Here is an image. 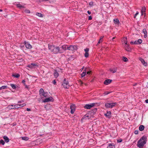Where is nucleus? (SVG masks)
I'll list each match as a JSON object with an SVG mask.
<instances>
[{
  "instance_id": "19",
  "label": "nucleus",
  "mask_w": 148,
  "mask_h": 148,
  "mask_svg": "<svg viewBox=\"0 0 148 148\" xmlns=\"http://www.w3.org/2000/svg\"><path fill=\"white\" fill-rule=\"evenodd\" d=\"M15 105H9L8 107V108L10 109H14L15 107Z\"/></svg>"
},
{
  "instance_id": "39",
  "label": "nucleus",
  "mask_w": 148,
  "mask_h": 148,
  "mask_svg": "<svg viewBox=\"0 0 148 148\" xmlns=\"http://www.w3.org/2000/svg\"><path fill=\"white\" fill-rule=\"evenodd\" d=\"M0 144H1L3 145H4V144L5 143L4 141L2 139H1V140H0Z\"/></svg>"
},
{
  "instance_id": "17",
  "label": "nucleus",
  "mask_w": 148,
  "mask_h": 148,
  "mask_svg": "<svg viewBox=\"0 0 148 148\" xmlns=\"http://www.w3.org/2000/svg\"><path fill=\"white\" fill-rule=\"evenodd\" d=\"M139 60L145 66H147V63L145 62V60L143 59L140 58L139 59Z\"/></svg>"
},
{
  "instance_id": "20",
  "label": "nucleus",
  "mask_w": 148,
  "mask_h": 148,
  "mask_svg": "<svg viewBox=\"0 0 148 148\" xmlns=\"http://www.w3.org/2000/svg\"><path fill=\"white\" fill-rule=\"evenodd\" d=\"M115 146L113 143H110L108 144V148H114Z\"/></svg>"
},
{
  "instance_id": "45",
  "label": "nucleus",
  "mask_w": 148,
  "mask_h": 148,
  "mask_svg": "<svg viewBox=\"0 0 148 148\" xmlns=\"http://www.w3.org/2000/svg\"><path fill=\"white\" fill-rule=\"evenodd\" d=\"M25 12L27 13H29L30 12V11L28 10H25Z\"/></svg>"
},
{
  "instance_id": "48",
  "label": "nucleus",
  "mask_w": 148,
  "mask_h": 148,
  "mask_svg": "<svg viewBox=\"0 0 148 148\" xmlns=\"http://www.w3.org/2000/svg\"><path fill=\"white\" fill-rule=\"evenodd\" d=\"M92 19V17L91 16H90L88 17V20H91Z\"/></svg>"
},
{
  "instance_id": "58",
  "label": "nucleus",
  "mask_w": 148,
  "mask_h": 148,
  "mask_svg": "<svg viewBox=\"0 0 148 148\" xmlns=\"http://www.w3.org/2000/svg\"><path fill=\"white\" fill-rule=\"evenodd\" d=\"M90 71H87V74L89 75L90 74Z\"/></svg>"
},
{
  "instance_id": "49",
  "label": "nucleus",
  "mask_w": 148,
  "mask_h": 148,
  "mask_svg": "<svg viewBox=\"0 0 148 148\" xmlns=\"http://www.w3.org/2000/svg\"><path fill=\"white\" fill-rule=\"evenodd\" d=\"M134 134H138V130H135L134 131Z\"/></svg>"
},
{
  "instance_id": "22",
  "label": "nucleus",
  "mask_w": 148,
  "mask_h": 148,
  "mask_svg": "<svg viewBox=\"0 0 148 148\" xmlns=\"http://www.w3.org/2000/svg\"><path fill=\"white\" fill-rule=\"evenodd\" d=\"M3 138L6 143H8L9 141V139L7 136H4Z\"/></svg>"
},
{
  "instance_id": "3",
  "label": "nucleus",
  "mask_w": 148,
  "mask_h": 148,
  "mask_svg": "<svg viewBox=\"0 0 148 148\" xmlns=\"http://www.w3.org/2000/svg\"><path fill=\"white\" fill-rule=\"evenodd\" d=\"M53 49V50L52 52L55 54H57L58 53H62L63 52V51L60 49L58 47H55Z\"/></svg>"
},
{
  "instance_id": "9",
  "label": "nucleus",
  "mask_w": 148,
  "mask_h": 148,
  "mask_svg": "<svg viewBox=\"0 0 148 148\" xmlns=\"http://www.w3.org/2000/svg\"><path fill=\"white\" fill-rule=\"evenodd\" d=\"M26 105V104L25 103H23L22 104H17L16 105H15V107L14 108V109H17L19 108L20 107H22L24 106H25Z\"/></svg>"
},
{
  "instance_id": "32",
  "label": "nucleus",
  "mask_w": 148,
  "mask_h": 148,
  "mask_svg": "<svg viewBox=\"0 0 148 148\" xmlns=\"http://www.w3.org/2000/svg\"><path fill=\"white\" fill-rule=\"evenodd\" d=\"M146 8L145 7H143L142 8V9L141 10V12H145L146 11Z\"/></svg>"
},
{
  "instance_id": "5",
  "label": "nucleus",
  "mask_w": 148,
  "mask_h": 148,
  "mask_svg": "<svg viewBox=\"0 0 148 148\" xmlns=\"http://www.w3.org/2000/svg\"><path fill=\"white\" fill-rule=\"evenodd\" d=\"M77 49V47L76 45H70L67 46V49L71 50L72 51H75Z\"/></svg>"
},
{
  "instance_id": "55",
  "label": "nucleus",
  "mask_w": 148,
  "mask_h": 148,
  "mask_svg": "<svg viewBox=\"0 0 148 148\" xmlns=\"http://www.w3.org/2000/svg\"><path fill=\"white\" fill-rule=\"evenodd\" d=\"M93 2H90L89 3V5H92V4H93Z\"/></svg>"
},
{
  "instance_id": "50",
  "label": "nucleus",
  "mask_w": 148,
  "mask_h": 148,
  "mask_svg": "<svg viewBox=\"0 0 148 148\" xmlns=\"http://www.w3.org/2000/svg\"><path fill=\"white\" fill-rule=\"evenodd\" d=\"M53 84H54V85H55V84H56V80H53Z\"/></svg>"
},
{
  "instance_id": "21",
  "label": "nucleus",
  "mask_w": 148,
  "mask_h": 148,
  "mask_svg": "<svg viewBox=\"0 0 148 148\" xmlns=\"http://www.w3.org/2000/svg\"><path fill=\"white\" fill-rule=\"evenodd\" d=\"M37 65L36 64L34 63H32L30 64H29L28 65V67L30 68H33V67L34 66H36Z\"/></svg>"
},
{
  "instance_id": "11",
  "label": "nucleus",
  "mask_w": 148,
  "mask_h": 148,
  "mask_svg": "<svg viewBox=\"0 0 148 148\" xmlns=\"http://www.w3.org/2000/svg\"><path fill=\"white\" fill-rule=\"evenodd\" d=\"M53 98L52 97H50L49 98H46L42 101L43 102H46L52 101L53 100Z\"/></svg>"
},
{
  "instance_id": "34",
  "label": "nucleus",
  "mask_w": 148,
  "mask_h": 148,
  "mask_svg": "<svg viewBox=\"0 0 148 148\" xmlns=\"http://www.w3.org/2000/svg\"><path fill=\"white\" fill-rule=\"evenodd\" d=\"M7 86H3L1 87H0V90H1L2 89H5L7 88Z\"/></svg>"
},
{
  "instance_id": "13",
  "label": "nucleus",
  "mask_w": 148,
  "mask_h": 148,
  "mask_svg": "<svg viewBox=\"0 0 148 148\" xmlns=\"http://www.w3.org/2000/svg\"><path fill=\"white\" fill-rule=\"evenodd\" d=\"M143 32L144 34V38H146L147 36V32L146 29H143Z\"/></svg>"
},
{
  "instance_id": "36",
  "label": "nucleus",
  "mask_w": 148,
  "mask_h": 148,
  "mask_svg": "<svg viewBox=\"0 0 148 148\" xmlns=\"http://www.w3.org/2000/svg\"><path fill=\"white\" fill-rule=\"evenodd\" d=\"M36 14L37 16L40 17H42L43 16L42 14L40 13H37Z\"/></svg>"
},
{
  "instance_id": "43",
  "label": "nucleus",
  "mask_w": 148,
  "mask_h": 148,
  "mask_svg": "<svg viewBox=\"0 0 148 148\" xmlns=\"http://www.w3.org/2000/svg\"><path fill=\"white\" fill-rule=\"evenodd\" d=\"M127 38L126 37H125L124 38V43L125 44V42H126L127 41Z\"/></svg>"
},
{
  "instance_id": "25",
  "label": "nucleus",
  "mask_w": 148,
  "mask_h": 148,
  "mask_svg": "<svg viewBox=\"0 0 148 148\" xmlns=\"http://www.w3.org/2000/svg\"><path fill=\"white\" fill-rule=\"evenodd\" d=\"M44 92V91L43 89L42 88H40L39 91L40 95L41 96Z\"/></svg>"
},
{
  "instance_id": "46",
  "label": "nucleus",
  "mask_w": 148,
  "mask_h": 148,
  "mask_svg": "<svg viewBox=\"0 0 148 148\" xmlns=\"http://www.w3.org/2000/svg\"><path fill=\"white\" fill-rule=\"evenodd\" d=\"M22 139L23 140H27L28 139V138L25 137H23L22 138Z\"/></svg>"
},
{
  "instance_id": "27",
  "label": "nucleus",
  "mask_w": 148,
  "mask_h": 148,
  "mask_svg": "<svg viewBox=\"0 0 148 148\" xmlns=\"http://www.w3.org/2000/svg\"><path fill=\"white\" fill-rule=\"evenodd\" d=\"M86 73V71L85 69L84 71L82 73V74H81V77H84V76H85Z\"/></svg>"
},
{
  "instance_id": "18",
  "label": "nucleus",
  "mask_w": 148,
  "mask_h": 148,
  "mask_svg": "<svg viewBox=\"0 0 148 148\" xmlns=\"http://www.w3.org/2000/svg\"><path fill=\"white\" fill-rule=\"evenodd\" d=\"M17 7L19 8L20 9L25 8V7L24 6L22 5L20 3H18L16 4Z\"/></svg>"
},
{
  "instance_id": "23",
  "label": "nucleus",
  "mask_w": 148,
  "mask_h": 148,
  "mask_svg": "<svg viewBox=\"0 0 148 148\" xmlns=\"http://www.w3.org/2000/svg\"><path fill=\"white\" fill-rule=\"evenodd\" d=\"M48 94V93L47 92H44L40 96H43L45 97H47Z\"/></svg>"
},
{
  "instance_id": "24",
  "label": "nucleus",
  "mask_w": 148,
  "mask_h": 148,
  "mask_svg": "<svg viewBox=\"0 0 148 148\" xmlns=\"http://www.w3.org/2000/svg\"><path fill=\"white\" fill-rule=\"evenodd\" d=\"M144 126L143 125H140L139 128V130L140 131H142L144 130Z\"/></svg>"
},
{
  "instance_id": "33",
  "label": "nucleus",
  "mask_w": 148,
  "mask_h": 148,
  "mask_svg": "<svg viewBox=\"0 0 148 148\" xmlns=\"http://www.w3.org/2000/svg\"><path fill=\"white\" fill-rule=\"evenodd\" d=\"M122 59L125 62H126L128 61L127 58L124 56L123 57Z\"/></svg>"
},
{
  "instance_id": "7",
  "label": "nucleus",
  "mask_w": 148,
  "mask_h": 148,
  "mask_svg": "<svg viewBox=\"0 0 148 148\" xmlns=\"http://www.w3.org/2000/svg\"><path fill=\"white\" fill-rule=\"evenodd\" d=\"M129 45L127 44V42H126L124 45V47L126 50L127 51H130L131 50V48L129 47Z\"/></svg>"
},
{
  "instance_id": "63",
  "label": "nucleus",
  "mask_w": 148,
  "mask_h": 148,
  "mask_svg": "<svg viewBox=\"0 0 148 148\" xmlns=\"http://www.w3.org/2000/svg\"><path fill=\"white\" fill-rule=\"evenodd\" d=\"M100 41H101V40H99V41H98V43H97V44H99L100 43V42H101Z\"/></svg>"
},
{
  "instance_id": "61",
  "label": "nucleus",
  "mask_w": 148,
  "mask_h": 148,
  "mask_svg": "<svg viewBox=\"0 0 148 148\" xmlns=\"http://www.w3.org/2000/svg\"><path fill=\"white\" fill-rule=\"evenodd\" d=\"M103 36H101L100 37V39L99 40H102V38H103Z\"/></svg>"
},
{
  "instance_id": "8",
  "label": "nucleus",
  "mask_w": 148,
  "mask_h": 148,
  "mask_svg": "<svg viewBox=\"0 0 148 148\" xmlns=\"http://www.w3.org/2000/svg\"><path fill=\"white\" fill-rule=\"evenodd\" d=\"M24 43L25 45L27 48L30 49L32 48V45L29 42L25 41Z\"/></svg>"
},
{
  "instance_id": "1",
  "label": "nucleus",
  "mask_w": 148,
  "mask_h": 148,
  "mask_svg": "<svg viewBox=\"0 0 148 148\" xmlns=\"http://www.w3.org/2000/svg\"><path fill=\"white\" fill-rule=\"evenodd\" d=\"M147 141V136H143L140 138L138 142L137 145V147L139 148H143L146 143Z\"/></svg>"
},
{
  "instance_id": "6",
  "label": "nucleus",
  "mask_w": 148,
  "mask_h": 148,
  "mask_svg": "<svg viewBox=\"0 0 148 148\" xmlns=\"http://www.w3.org/2000/svg\"><path fill=\"white\" fill-rule=\"evenodd\" d=\"M96 104L95 103H92L90 104H86L84 106V108L86 109H90L93 107Z\"/></svg>"
},
{
  "instance_id": "35",
  "label": "nucleus",
  "mask_w": 148,
  "mask_h": 148,
  "mask_svg": "<svg viewBox=\"0 0 148 148\" xmlns=\"http://www.w3.org/2000/svg\"><path fill=\"white\" fill-rule=\"evenodd\" d=\"M10 85L12 88L14 89H15L16 88V86L14 84H10Z\"/></svg>"
},
{
  "instance_id": "16",
  "label": "nucleus",
  "mask_w": 148,
  "mask_h": 148,
  "mask_svg": "<svg viewBox=\"0 0 148 148\" xmlns=\"http://www.w3.org/2000/svg\"><path fill=\"white\" fill-rule=\"evenodd\" d=\"M54 77L56 78H57V77L59 76V74L58 72L56 71L55 70L54 72Z\"/></svg>"
},
{
  "instance_id": "41",
  "label": "nucleus",
  "mask_w": 148,
  "mask_h": 148,
  "mask_svg": "<svg viewBox=\"0 0 148 148\" xmlns=\"http://www.w3.org/2000/svg\"><path fill=\"white\" fill-rule=\"evenodd\" d=\"M110 92H108V91L104 93V94L105 95H107L108 94L110 93Z\"/></svg>"
},
{
  "instance_id": "56",
  "label": "nucleus",
  "mask_w": 148,
  "mask_h": 148,
  "mask_svg": "<svg viewBox=\"0 0 148 148\" xmlns=\"http://www.w3.org/2000/svg\"><path fill=\"white\" fill-rule=\"evenodd\" d=\"M26 110L27 111H30L31 110V109H29V108H27V109H26Z\"/></svg>"
},
{
  "instance_id": "53",
  "label": "nucleus",
  "mask_w": 148,
  "mask_h": 148,
  "mask_svg": "<svg viewBox=\"0 0 148 148\" xmlns=\"http://www.w3.org/2000/svg\"><path fill=\"white\" fill-rule=\"evenodd\" d=\"M24 86H25V88H27V89L28 88V86L27 85H26L25 84H24Z\"/></svg>"
},
{
  "instance_id": "47",
  "label": "nucleus",
  "mask_w": 148,
  "mask_h": 148,
  "mask_svg": "<svg viewBox=\"0 0 148 148\" xmlns=\"http://www.w3.org/2000/svg\"><path fill=\"white\" fill-rule=\"evenodd\" d=\"M122 141V140L121 139L118 140H117V142L118 143H121Z\"/></svg>"
},
{
  "instance_id": "42",
  "label": "nucleus",
  "mask_w": 148,
  "mask_h": 148,
  "mask_svg": "<svg viewBox=\"0 0 148 148\" xmlns=\"http://www.w3.org/2000/svg\"><path fill=\"white\" fill-rule=\"evenodd\" d=\"M139 14V12H138L137 11L136 12V13L135 14L134 16V18H136V16L138 15Z\"/></svg>"
},
{
  "instance_id": "15",
  "label": "nucleus",
  "mask_w": 148,
  "mask_h": 148,
  "mask_svg": "<svg viewBox=\"0 0 148 148\" xmlns=\"http://www.w3.org/2000/svg\"><path fill=\"white\" fill-rule=\"evenodd\" d=\"M48 47L49 49L52 52L53 50V48L55 47L53 45H49Z\"/></svg>"
},
{
  "instance_id": "4",
  "label": "nucleus",
  "mask_w": 148,
  "mask_h": 148,
  "mask_svg": "<svg viewBox=\"0 0 148 148\" xmlns=\"http://www.w3.org/2000/svg\"><path fill=\"white\" fill-rule=\"evenodd\" d=\"M62 85L64 88L66 89L68 88L70 86L68 81L66 80L65 79H64L63 83L62 84Z\"/></svg>"
},
{
  "instance_id": "26",
  "label": "nucleus",
  "mask_w": 148,
  "mask_h": 148,
  "mask_svg": "<svg viewBox=\"0 0 148 148\" xmlns=\"http://www.w3.org/2000/svg\"><path fill=\"white\" fill-rule=\"evenodd\" d=\"M110 71L113 73H114L116 72L117 70L116 69L114 68V69H110Z\"/></svg>"
},
{
  "instance_id": "62",
  "label": "nucleus",
  "mask_w": 148,
  "mask_h": 148,
  "mask_svg": "<svg viewBox=\"0 0 148 148\" xmlns=\"http://www.w3.org/2000/svg\"><path fill=\"white\" fill-rule=\"evenodd\" d=\"M141 15H143L144 13V14H145V12H141Z\"/></svg>"
},
{
  "instance_id": "51",
  "label": "nucleus",
  "mask_w": 148,
  "mask_h": 148,
  "mask_svg": "<svg viewBox=\"0 0 148 148\" xmlns=\"http://www.w3.org/2000/svg\"><path fill=\"white\" fill-rule=\"evenodd\" d=\"M134 44L138 45V43L137 41H135L134 42Z\"/></svg>"
},
{
  "instance_id": "2",
  "label": "nucleus",
  "mask_w": 148,
  "mask_h": 148,
  "mask_svg": "<svg viewBox=\"0 0 148 148\" xmlns=\"http://www.w3.org/2000/svg\"><path fill=\"white\" fill-rule=\"evenodd\" d=\"M116 104V102L106 103L105 104V106L107 108H112L115 107Z\"/></svg>"
},
{
  "instance_id": "44",
  "label": "nucleus",
  "mask_w": 148,
  "mask_h": 148,
  "mask_svg": "<svg viewBox=\"0 0 148 148\" xmlns=\"http://www.w3.org/2000/svg\"><path fill=\"white\" fill-rule=\"evenodd\" d=\"M85 52H88L89 51V49L88 48H86L84 50Z\"/></svg>"
},
{
  "instance_id": "12",
  "label": "nucleus",
  "mask_w": 148,
  "mask_h": 148,
  "mask_svg": "<svg viewBox=\"0 0 148 148\" xmlns=\"http://www.w3.org/2000/svg\"><path fill=\"white\" fill-rule=\"evenodd\" d=\"M111 112L110 111H107L106 114H104L105 116L108 118H110L111 117Z\"/></svg>"
},
{
  "instance_id": "28",
  "label": "nucleus",
  "mask_w": 148,
  "mask_h": 148,
  "mask_svg": "<svg viewBox=\"0 0 148 148\" xmlns=\"http://www.w3.org/2000/svg\"><path fill=\"white\" fill-rule=\"evenodd\" d=\"M97 108H94L91 111V113H93V114H94L97 111Z\"/></svg>"
},
{
  "instance_id": "38",
  "label": "nucleus",
  "mask_w": 148,
  "mask_h": 148,
  "mask_svg": "<svg viewBox=\"0 0 148 148\" xmlns=\"http://www.w3.org/2000/svg\"><path fill=\"white\" fill-rule=\"evenodd\" d=\"M12 76L14 77L18 78L20 76V75L18 74H16L13 75Z\"/></svg>"
},
{
  "instance_id": "10",
  "label": "nucleus",
  "mask_w": 148,
  "mask_h": 148,
  "mask_svg": "<svg viewBox=\"0 0 148 148\" xmlns=\"http://www.w3.org/2000/svg\"><path fill=\"white\" fill-rule=\"evenodd\" d=\"M70 109H71V114L74 113L75 110V106L74 105H72L70 106Z\"/></svg>"
},
{
  "instance_id": "29",
  "label": "nucleus",
  "mask_w": 148,
  "mask_h": 148,
  "mask_svg": "<svg viewBox=\"0 0 148 148\" xmlns=\"http://www.w3.org/2000/svg\"><path fill=\"white\" fill-rule=\"evenodd\" d=\"M90 118V117L88 115L86 114L84 116L83 119H89Z\"/></svg>"
},
{
  "instance_id": "37",
  "label": "nucleus",
  "mask_w": 148,
  "mask_h": 148,
  "mask_svg": "<svg viewBox=\"0 0 148 148\" xmlns=\"http://www.w3.org/2000/svg\"><path fill=\"white\" fill-rule=\"evenodd\" d=\"M138 44H140L142 42V40L141 39H139L137 41Z\"/></svg>"
},
{
  "instance_id": "57",
  "label": "nucleus",
  "mask_w": 148,
  "mask_h": 148,
  "mask_svg": "<svg viewBox=\"0 0 148 148\" xmlns=\"http://www.w3.org/2000/svg\"><path fill=\"white\" fill-rule=\"evenodd\" d=\"M87 13L89 14H91V12L89 10L87 11Z\"/></svg>"
},
{
  "instance_id": "14",
  "label": "nucleus",
  "mask_w": 148,
  "mask_h": 148,
  "mask_svg": "<svg viewBox=\"0 0 148 148\" xmlns=\"http://www.w3.org/2000/svg\"><path fill=\"white\" fill-rule=\"evenodd\" d=\"M112 81V80H110V79H107L105 80L104 82V84L106 85H108Z\"/></svg>"
},
{
  "instance_id": "59",
  "label": "nucleus",
  "mask_w": 148,
  "mask_h": 148,
  "mask_svg": "<svg viewBox=\"0 0 148 148\" xmlns=\"http://www.w3.org/2000/svg\"><path fill=\"white\" fill-rule=\"evenodd\" d=\"M130 43L131 45H133L134 44V42L131 41L130 42Z\"/></svg>"
},
{
  "instance_id": "31",
  "label": "nucleus",
  "mask_w": 148,
  "mask_h": 148,
  "mask_svg": "<svg viewBox=\"0 0 148 148\" xmlns=\"http://www.w3.org/2000/svg\"><path fill=\"white\" fill-rule=\"evenodd\" d=\"M67 46H67L66 45H63L62 46V48L63 50H65L66 49H67Z\"/></svg>"
},
{
  "instance_id": "40",
  "label": "nucleus",
  "mask_w": 148,
  "mask_h": 148,
  "mask_svg": "<svg viewBox=\"0 0 148 148\" xmlns=\"http://www.w3.org/2000/svg\"><path fill=\"white\" fill-rule=\"evenodd\" d=\"M89 56L88 52H85L84 54V56L86 58H87Z\"/></svg>"
},
{
  "instance_id": "60",
  "label": "nucleus",
  "mask_w": 148,
  "mask_h": 148,
  "mask_svg": "<svg viewBox=\"0 0 148 148\" xmlns=\"http://www.w3.org/2000/svg\"><path fill=\"white\" fill-rule=\"evenodd\" d=\"M145 102L147 103H148V99H146L145 100Z\"/></svg>"
},
{
  "instance_id": "54",
  "label": "nucleus",
  "mask_w": 148,
  "mask_h": 148,
  "mask_svg": "<svg viewBox=\"0 0 148 148\" xmlns=\"http://www.w3.org/2000/svg\"><path fill=\"white\" fill-rule=\"evenodd\" d=\"M23 102V101L22 100V101H18V103H22Z\"/></svg>"
},
{
  "instance_id": "30",
  "label": "nucleus",
  "mask_w": 148,
  "mask_h": 148,
  "mask_svg": "<svg viewBox=\"0 0 148 148\" xmlns=\"http://www.w3.org/2000/svg\"><path fill=\"white\" fill-rule=\"evenodd\" d=\"M114 22L115 24H118L119 23V20L118 19H114Z\"/></svg>"
},
{
  "instance_id": "52",
  "label": "nucleus",
  "mask_w": 148,
  "mask_h": 148,
  "mask_svg": "<svg viewBox=\"0 0 148 148\" xmlns=\"http://www.w3.org/2000/svg\"><path fill=\"white\" fill-rule=\"evenodd\" d=\"M25 81L24 80H23L22 81V83L24 85L25 84Z\"/></svg>"
},
{
  "instance_id": "64",
  "label": "nucleus",
  "mask_w": 148,
  "mask_h": 148,
  "mask_svg": "<svg viewBox=\"0 0 148 148\" xmlns=\"http://www.w3.org/2000/svg\"><path fill=\"white\" fill-rule=\"evenodd\" d=\"M115 38V37H113L112 39V40H113Z\"/></svg>"
}]
</instances>
